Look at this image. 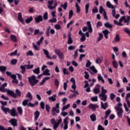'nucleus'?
<instances>
[{
    "mask_svg": "<svg viewBox=\"0 0 130 130\" xmlns=\"http://www.w3.org/2000/svg\"><path fill=\"white\" fill-rule=\"evenodd\" d=\"M17 62H18V60L16 59H13L11 60L12 64H16V63H17Z\"/></svg>",
    "mask_w": 130,
    "mask_h": 130,
    "instance_id": "obj_63",
    "label": "nucleus"
},
{
    "mask_svg": "<svg viewBox=\"0 0 130 130\" xmlns=\"http://www.w3.org/2000/svg\"><path fill=\"white\" fill-rule=\"evenodd\" d=\"M77 95H78V94H77L76 93H75L74 94H70L69 96V99H73V98H76L77 97Z\"/></svg>",
    "mask_w": 130,
    "mask_h": 130,
    "instance_id": "obj_43",
    "label": "nucleus"
},
{
    "mask_svg": "<svg viewBox=\"0 0 130 130\" xmlns=\"http://www.w3.org/2000/svg\"><path fill=\"white\" fill-rule=\"evenodd\" d=\"M32 21H33V17H32V16H30V17L25 20V23L26 24H30V23H31Z\"/></svg>",
    "mask_w": 130,
    "mask_h": 130,
    "instance_id": "obj_30",
    "label": "nucleus"
},
{
    "mask_svg": "<svg viewBox=\"0 0 130 130\" xmlns=\"http://www.w3.org/2000/svg\"><path fill=\"white\" fill-rule=\"evenodd\" d=\"M55 53L58 55L59 59H63L64 55L63 54V52H61L60 50L58 49L55 50Z\"/></svg>",
    "mask_w": 130,
    "mask_h": 130,
    "instance_id": "obj_4",
    "label": "nucleus"
},
{
    "mask_svg": "<svg viewBox=\"0 0 130 130\" xmlns=\"http://www.w3.org/2000/svg\"><path fill=\"white\" fill-rule=\"evenodd\" d=\"M10 38L11 40H12V41H13V42H17V41H18L17 37L15 35H11Z\"/></svg>",
    "mask_w": 130,
    "mask_h": 130,
    "instance_id": "obj_31",
    "label": "nucleus"
},
{
    "mask_svg": "<svg viewBox=\"0 0 130 130\" xmlns=\"http://www.w3.org/2000/svg\"><path fill=\"white\" fill-rule=\"evenodd\" d=\"M1 109L5 112V114H8V113L9 114L11 113V110L9 108H5L4 106H2Z\"/></svg>",
    "mask_w": 130,
    "mask_h": 130,
    "instance_id": "obj_13",
    "label": "nucleus"
},
{
    "mask_svg": "<svg viewBox=\"0 0 130 130\" xmlns=\"http://www.w3.org/2000/svg\"><path fill=\"white\" fill-rule=\"evenodd\" d=\"M124 31L125 33H126V34H128V36H130V30L127 27H125L124 29Z\"/></svg>",
    "mask_w": 130,
    "mask_h": 130,
    "instance_id": "obj_50",
    "label": "nucleus"
},
{
    "mask_svg": "<svg viewBox=\"0 0 130 130\" xmlns=\"http://www.w3.org/2000/svg\"><path fill=\"white\" fill-rule=\"evenodd\" d=\"M103 38V34L102 33H100L99 34V37L97 39L96 42H99L100 41H101V40Z\"/></svg>",
    "mask_w": 130,
    "mask_h": 130,
    "instance_id": "obj_34",
    "label": "nucleus"
},
{
    "mask_svg": "<svg viewBox=\"0 0 130 130\" xmlns=\"http://www.w3.org/2000/svg\"><path fill=\"white\" fill-rule=\"evenodd\" d=\"M70 106H71V105L70 104H68L66 106H63L62 108V111H64L66 109H68V108H69Z\"/></svg>",
    "mask_w": 130,
    "mask_h": 130,
    "instance_id": "obj_49",
    "label": "nucleus"
},
{
    "mask_svg": "<svg viewBox=\"0 0 130 130\" xmlns=\"http://www.w3.org/2000/svg\"><path fill=\"white\" fill-rule=\"evenodd\" d=\"M90 70L93 72V73H94V74H97L98 73V71L96 68H95V66H91L90 67Z\"/></svg>",
    "mask_w": 130,
    "mask_h": 130,
    "instance_id": "obj_29",
    "label": "nucleus"
},
{
    "mask_svg": "<svg viewBox=\"0 0 130 130\" xmlns=\"http://www.w3.org/2000/svg\"><path fill=\"white\" fill-rule=\"evenodd\" d=\"M18 20L19 21V22L24 23V19H23V17H22V13L20 12L18 13Z\"/></svg>",
    "mask_w": 130,
    "mask_h": 130,
    "instance_id": "obj_23",
    "label": "nucleus"
},
{
    "mask_svg": "<svg viewBox=\"0 0 130 130\" xmlns=\"http://www.w3.org/2000/svg\"><path fill=\"white\" fill-rule=\"evenodd\" d=\"M120 41V38L119 37V35L117 34L114 38V41L112 42V43H115V42H119Z\"/></svg>",
    "mask_w": 130,
    "mask_h": 130,
    "instance_id": "obj_20",
    "label": "nucleus"
},
{
    "mask_svg": "<svg viewBox=\"0 0 130 130\" xmlns=\"http://www.w3.org/2000/svg\"><path fill=\"white\" fill-rule=\"evenodd\" d=\"M26 97L27 98H29V99H30L31 100H32V99H33V96H32V94H31V92H27V94Z\"/></svg>",
    "mask_w": 130,
    "mask_h": 130,
    "instance_id": "obj_46",
    "label": "nucleus"
},
{
    "mask_svg": "<svg viewBox=\"0 0 130 130\" xmlns=\"http://www.w3.org/2000/svg\"><path fill=\"white\" fill-rule=\"evenodd\" d=\"M44 39V38L43 37H41L40 40L37 42V45H40L43 42V40Z\"/></svg>",
    "mask_w": 130,
    "mask_h": 130,
    "instance_id": "obj_42",
    "label": "nucleus"
},
{
    "mask_svg": "<svg viewBox=\"0 0 130 130\" xmlns=\"http://www.w3.org/2000/svg\"><path fill=\"white\" fill-rule=\"evenodd\" d=\"M54 84L56 87H58L59 86V81H58V79H55L54 80Z\"/></svg>",
    "mask_w": 130,
    "mask_h": 130,
    "instance_id": "obj_55",
    "label": "nucleus"
},
{
    "mask_svg": "<svg viewBox=\"0 0 130 130\" xmlns=\"http://www.w3.org/2000/svg\"><path fill=\"white\" fill-rule=\"evenodd\" d=\"M60 7L63 8V10H66L67 8H68V3L66 2L64 4H61Z\"/></svg>",
    "mask_w": 130,
    "mask_h": 130,
    "instance_id": "obj_41",
    "label": "nucleus"
},
{
    "mask_svg": "<svg viewBox=\"0 0 130 130\" xmlns=\"http://www.w3.org/2000/svg\"><path fill=\"white\" fill-rule=\"evenodd\" d=\"M20 69L22 70L21 71V74H23L24 75V74H25V72H26V66H20Z\"/></svg>",
    "mask_w": 130,
    "mask_h": 130,
    "instance_id": "obj_35",
    "label": "nucleus"
},
{
    "mask_svg": "<svg viewBox=\"0 0 130 130\" xmlns=\"http://www.w3.org/2000/svg\"><path fill=\"white\" fill-rule=\"evenodd\" d=\"M101 105L102 109H104V110H106V109L108 108V103L107 102H106L104 104L103 102H101Z\"/></svg>",
    "mask_w": 130,
    "mask_h": 130,
    "instance_id": "obj_14",
    "label": "nucleus"
},
{
    "mask_svg": "<svg viewBox=\"0 0 130 130\" xmlns=\"http://www.w3.org/2000/svg\"><path fill=\"white\" fill-rule=\"evenodd\" d=\"M78 34L82 36L81 38H80L81 42H84V41H86V37L85 36V34L83 33L82 30H80L79 31Z\"/></svg>",
    "mask_w": 130,
    "mask_h": 130,
    "instance_id": "obj_11",
    "label": "nucleus"
},
{
    "mask_svg": "<svg viewBox=\"0 0 130 130\" xmlns=\"http://www.w3.org/2000/svg\"><path fill=\"white\" fill-rule=\"evenodd\" d=\"M8 122L12 125V126H14V127L16 126H18V120L17 119L12 118L11 120H10Z\"/></svg>",
    "mask_w": 130,
    "mask_h": 130,
    "instance_id": "obj_6",
    "label": "nucleus"
},
{
    "mask_svg": "<svg viewBox=\"0 0 130 130\" xmlns=\"http://www.w3.org/2000/svg\"><path fill=\"white\" fill-rule=\"evenodd\" d=\"M115 109H116L117 113V114L118 115V117H122V113H123V110H122V109L119 107H117Z\"/></svg>",
    "mask_w": 130,
    "mask_h": 130,
    "instance_id": "obj_7",
    "label": "nucleus"
},
{
    "mask_svg": "<svg viewBox=\"0 0 130 130\" xmlns=\"http://www.w3.org/2000/svg\"><path fill=\"white\" fill-rule=\"evenodd\" d=\"M88 108L91 109L92 111H96V109L99 108V105L97 104H90L88 105Z\"/></svg>",
    "mask_w": 130,
    "mask_h": 130,
    "instance_id": "obj_8",
    "label": "nucleus"
},
{
    "mask_svg": "<svg viewBox=\"0 0 130 130\" xmlns=\"http://www.w3.org/2000/svg\"><path fill=\"white\" fill-rule=\"evenodd\" d=\"M93 92L94 93V94H98L99 92H100V89L99 88H96L93 89Z\"/></svg>",
    "mask_w": 130,
    "mask_h": 130,
    "instance_id": "obj_51",
    "label": "nucleus"
},
{
    "mask_svg": "<svg viewBox=\"0 0 130 130\" xmlns=\"http://www.w3.org/2000/svg\"><path fill=\"white\" fill-rule=\"evenodd\" d=\"M56 18H53L49 20L48 22H49V23H56Z\"/></svg>",
    "mask_w": 130,
    "mask_h": 130,
    "instance_id": "obj_57",
    "label": "nucleus"
},
{
    "mask_svg": "<svg viewBox=\"0 0 130 130\" xmlns=\"http://www.w3.org/2000/svg\"><path fill=\"white\" fill-rule=\"evenodd\" d=\"M90 118L91 120V121H96V115L95 114H92L90 115Z\"/></svg>",
    "mask_w": 130,
    "mask_h": 130,
    "instance_id": "obj_24",
    "label": "nucleus"
},
{
    "mask_svg": "<svg viewBox=\"0 0 130 130\" xmlns=\"http://www.w3.org/2000/svg\"><path fill=\"white\" fill-rule=\"evenodd\" d=\"M35 21L36 24H39L40 22H42L43 21V17L42 15H39L35 18Z\"/></svg>",
    "mask_w": 130,
    "mask_h": 130,
    "instance_id": "obj_10",
    "label": "nucleus"
},
{
    "mask_svg": "<svg viewBox=\"0 0 130 130\" xmlns=\"http://www.w3.org/2000/svg\"><path fill=\"white\" fill-rule=\"evenodd\" d=\"M32 72L34 74H36V75H39V74H40V68L38 67L37 68L32 70Z\"/></svg>",
    "mask_w": 130,
    "mask_h": 130,
    "instance_id": "obj_26",
    "label": "nucleus"
},
{
    "mask_svg": "<svg viewBox=\"0 0 130 130\" xmlns=\"http://www.w3.org/2000/svg\"><path fill=\"white\" fill-rule=\"evenodd\" d=\"M84 74H85V76H84L85 79H86V80H88V79H89V78H90V75H89V74H88V73L87 71H85Z\"/></svg>",
    "mask_w": 130,
    "mask_h": 130,
    "instance_id": "obj_53",
    "label": "nucleus"
},
{
    "mask_svg": "<svg viewBox=\"0 0 130 130\" xmlns=\"http://www.w3.org/2000/svg\"><path fill=\"white\" fill-rule=\"evenodd\" d=\"M26 55L28 56L30 55V56H33L34 55V54H33V52L32 51L29 50L26 53Z\"/></svg>",
    "mask_w": 130,
    "mask_h": 130,
    "instance_id": "obj_58",
    "label": "nucleus"
},
{
    "mask_svg": "<svg viewBox=\"0 0 130 130\" xmlns=\"http://www.w3.org/2000/svg\"><path fill=\"white\" fill-rule=\"evenodd\" d=\"M43 19L45 21H46V20H48V13L47 12H46L44 14V15H43Z\"/></svg>",
    "mask_w": 130,
    "mask_h": 130,
    "instance_id": "obj_38",
    "label": "nucleus"
},
{
    "mask_svg": "<svg viewBox=\"0 0 130 130\" xmlns=\"http://www.w3.org/2000/svg\"><path fill=\"white\" fill-rule=\"evenodd\" d=\"M18 53V50H15L14 52H11L10 54H8V55H10V56H13L14 55H16Z\"/></svg>",
    "mask_w": 130,
    "mask_h": 130,
    "instance_id": "obj_48",
    "label": "nucleus"
},
{
    "mask_svg": "<svg viewBox=\"0 0 130 130\" xmlns=\"http://www.w3.org/2000/svg\"><path fill=\"white\" fill-rule=\"evenodd\" d=\"M25 66L26 67L27 69V70H30L31 69H33L34 67V65L33 64H31V65H25Z\"/></svg>",
    "mask_w": 130,
    "mask_h": 130,
    "instance_id": "obj_61",
    "label": "nucleus"
},
{
    "mask_svg": "<svg viewBox=\"0 0 130 130\" xmlns=\"http://www.w3.org/2000/svg\"><path fill=\"white\" fill-rule=\"evenodd\" d=\"M28 81L31 87H34V86H36V84L39 82L38 79H36V76H35V75H32L31 77H28Z\"/></svg>",
    "mask_w": 130,
    "mask_h": 130,
    "instance_id": "obj_2",
    "label": "nucleus"
},
{
    "mask_svg": "<svg viewBox=\"0 0 130 130\" xmlns=\"http://www.w3.org/2000/svg\"><path fill=\"white\" fill-rule=\"evenodd\" d=\"M107 93V90L104 89V87L103 86L102 87V93L101 94H106Z\"/></svg>",
    "mask_w": 130,
    "mask_h": 130,
    "instance_id": "obj_62",
    "label": "nucleus"
},
{
    "mask_svg": "<svg viewBox=\"0 0 130 130\" xmlns=\"http://www.w3.org/2000/svg\"><path fill=\"white\" fill-rule=\"evenodd\" d=\"M40 105L41 109H43V110L45 109V104L43 102H41Z\"/></svg>",
    "mask_w": 130,
    "mask_h": 130,
    "instance_id": "obj_45",
    "label": "nucleus"
},
{
    "mask_svg": "<svg viewBox=\"0 0 130 130\" xmlns=\"http://www.w3.org/2000/svg\"><path fill=\"white\" fill-rule=\"evenodd\" d=\"M39 116H40V112L39 111H36L34 113L35 121H37Z\"/></svg>",
    "mask_w": 130,
    "mask_h": 130,
    "instance_id": "obj_15",
    "label": "nucleus"
},
{
    "mask_svg": "<svg viewBox=\"0 0 130 130\" xmlns=\"http://www.w3.org/2000/svg\"><path fill=\"white\" fill-rule=\"evenodd\" d=\"M104 26H105V27H106V28H109V29H111V28H112V27H113V25L112 24L109 23V22L105 23L104 24Z\"/></svg>",
    "mask_w": 130,
    "mask_h": 130,
    "instance_id": "obj_27",
    "label": "nucleus"
},
{
    "mask_svg": "<svg viewBox=\"0 0 130 130\" xmlns=\"http://www.w3.org/2000/svg\"><path fill=\"white\" fill-rule=\"evenodd\" d=\"M43 75L44 76H50V73H49V70L46 69L45 71L43 72Z\"/></svg>",
    "mask_w": 130,
    "mask_h": 130,
    "instance_id": "obj_32",
    "label": "nucleus"
},
{
    "mask_svg": "<svg viewBox=\"0 0 130 130\" xmlns=\"http://www.w3.org/2000/svg\"><path fill=\"white\" fill-rule=\"evenodd\" d=\"M68 38V44H73V39H72V34L71 33H69Z\"/></svg>",
    "mask_w": 130,
    "mask_h": 130,
    "instance_id": "obj_18",
    "label": "nucleus"
},
{
    "mask_svg": "<svg viewBox=\"0 0 130 130\" xmlns=\"http://www.w3.org/2000/svg\"><path fill=\"white\" fill-rule=\"evenodd\" d=\"M110 113H111V110L110 109H108L105 112V119H107V118H108V117L110 115Z\"/></svg>",
    "mask_w": 130,
    "mask_h": 130,
    "instance_id": "obj_22",
    "label": "nucleus"
},
{
    "mask_svg": "<svg viewBox=\"0 0 130 130\" xmlns=\"http://www.w3.org/2000/svg\"><path fill=\"white\" fill-rule=\"evenodd\" d=\"M98 81H101L103 84H104L105 83V81L103 79V77L101 76V74H99L98 75Z\"/></svg>",
    "mask_w": 130,
    "mask_h": 130,
    "instance_id": "obj_25",
    "label": "nucleus"
},
{
    "mask_svg": "<svg viewBox=\"0 0 130 130\" xmlns=\"http://www.w3.org/2000/svg\"><path fill=\"white\" fill-rule=\"evenodd\" d=\"M107 7L109 8V9H115V7H114V6H113V5H112V4L110 3V2H107Z\"/></svg>",
    "mask_w": 130,
    "mask_h": 130,
    "instance_id": "obj_28",
    "label": "nucleus"
},
{
    "mask_svg": "<svg viewBox=\"0 0 130 130\" xmlns=\"http://www.w3.org/2000/svg\"><path fill=\"white\" fill-rule=\"evenodd\" d=\"M58 118L59 119L58 120L57 122L55 123L53 125V129L55 130L56 129L57 127L59 126V124L62 122V119H61V117L59 116Z\"/></svg>",
    "mask_w": 130,
    "mask_h": 130,
    "instance_id": "obj_9",
    "label": "nucleus"
},
{
    "mask_svg": "<svg viewBox=\"0 0 130 130\" xmlns=\"http://www.w3.org/2000/svg\"><path fill=\"white\" fill-rule=\"evenodd\" d=\"M103 33L104 35V37L106 39H108V34L110 33V31H108V29H106L103 31Z\"/></svg>",
    "mask_w": 130,
    "mask_h": 130,
    "instance_id": "obj_17",
    "label": "nucleus"
},
{
    "mask_svg": "<svg viewBox=\"0 0 130 130\" xmlns=\"http://www.w3.org/2000/svg\"><path fill=\"white\" fill-rule=\"evenodd\" d=\"M69 117H66L63 120V123L64 124H69Z\"/></svg>",
    "mask_w": 130,
    "mask_h": 130,
    "instance_id": "obj_56",
    "label": "nucleus"
},
{
    "mask_svg": "<svg viewBox=\"0 0 130 130\" xmlns=\"http://www.w3.org/2000/svg\"><path fill=\"white\" fill-rule=\"evenodd\" d=\"M85 14H88L89 13V8H90V5L89 4H86L85 6Z\"/></svg>",
    "mask_w": 130,
    "mask_h": 130,
    "instance_id": "obj_40",
    "label": "nucleus"
},
{
    "mask_svg": "<svg viewBox=\"0 0 130 130\" xmlns=\"http://www.w3.org/2000/svg\"><path fill=\"white\" fill-rule=\"evenodd\" d=\"M113 67L114 69L118 68V63L117 62L116 60H113L112 62Z\"/></svg>",
    "mask_w": 130,
    "mask_h": 130,
    "instance_id": "obj_33",
    "label": "nucleus"
},
{
    "mask_svg": "<svg viewBox=\"0 0 130 130\" xmlns=\"http://www.w3.org/2000/svg\"><path fill=\"white\" fill-rule=\"evenodd\" d=\"M7 92L10 96H11V97H13V98H17V96L21 97L22 93H21V91H20V90L18 89H16L15 91V93L13 90H10L9 89L7 90Z\"/></svg>",
    "mask_w": 130,
    "mask_h": 130,
    "instance_id": "obj_1",
    "label": "nucleus"
},
{
    "mask_svg": "<svg viewBox=\"0 0 130 130\" xmlns=\"http://www.w3.org/2000/svg\"><path fill=\"white\" fill-rule=\"evenodd\" d=\"M69 19H72V17H73V16H74V11L73 10H70L69 11Z\"/></svg>",
    "mask_w": 130,
    "mask_h": 130,
    "instance_id": "obj_44",
    "label": "nucleus"
},
{
    "mask_svg": "<svg viewBox=\"0 0 130 130\" xmlns=\"http://www.w3.org/2000/svg\"><path fill=\"white\" fill-rule=\"evenodd\" d=\"M102 62V61L101 60V58H100V57H98L96 58V63L100 64V63H101Z\"/></svg>",
    "mask_w": 130,
    "mask_h": 130,
    "instance_id": "obj_64",
    "label": "nucleus"
},
{
    "mask_svg": "<svg viewBox=\"0 0 130 130\" xmlns=\"http://www.w3.org/2000/svg\"><path fill=\"white\" fill-rule=\"evenodd\" d=\"M17 111L20 115H22V114H23V109H22V107H18L17 108Z\"/></svg>",
    "mask_w": 130,
    "mask_h": 130,
    "instance_id": "obj_37",
    "label": "nucleus"
},
{
    "mask_svg": "<svg viewBox=\"0 0 130 130\" xmlns=\"http://www.w3.org/2000/svg\"><path fill=\"white\" fill-rule=\"evenodd\" d=\"M49 100L50 101H52L53 102H54V101H56V99L55 98H54L53 96H51L48 98Z\"/></svg>",
    "mask_w": 130,
    "mask_h": 130,
    "instance_id": "obj_59",
    "label": "nucleus"
},
{
    "mask_svg": "<svg viewBox=\"0 0 130 130\" xmlns=\"http://www.w3.org/2000/svg\"><path fill=\"white\" fill-rule=\"evenodd\" d=\"M105 12V10L103 9V7L101 6H100V14H103V13Z\"/></svg>",
    "mask_w": 130,
    "mask_h": 130,
    "instance_id": "obj_60",
    "label": "nucleus"
},
{
    "mask_svg": "<svg viewBox=\"0 0 130 130\" xmlns=\"http://www.w3.org/2000/svg\"><path fill=\"white\" fill-rule=\"evenodd\" d=\"M50 28H51L50 26H49L47 29V32H46L47 37H49V36H50Z\"/></svg>",
    "mask_w": 130,
    "mask_h": 130,
    "instance_id": "obj_47",
    "label": "nucleus"
},
{
    "mask_svg": "<svg viewBox=\"0 0 130 130\" xmlns=\"http://www.w3.org/2000/svg\"><path fill=\"white\" fill-rule=\"evenodd\" d=\"M99 96L102 97L101 100H103V101L105 102L107 100V96L105 94H100Z\"/></svg>",
    "mask_w": 130,
    "mask_h": 130,
    "instance_id": "obj_21",
    "label": "nucleus"
},
{
    "mask_svg": "<svg viewBox=\"0 0 130 130\" xmlns=\"http://www.w3.org/2000/svg\"><path fill=\"white\" fill-rule=\"evenodd\" d=\"M87 26H88L89 32L92 33L93 32V28H92V25H91V22L87 21L86 22Z\"/></svg>",
    "mask_w": 130,
    "mask_h": 130,
    "instance_id": "obj_16",
    "label": "nucleus"
},
{
    "mask_svg": "<svg viewBox=\"0 0 130 130\" xmlns=\"http://www.w3.org/2000/svg\"><path fill=\"white\" fill-rule=\"evenodd\" d=\"M62 70L63 75H69L70 74V72H69V69H67L66 68H62Z\"/></svg>",
    "mask_w": 130,
    "mask_h": 130,
    "instance_id": "obj_36",
    "label": "nucleus"
},
{
    "mask_svg": "<svg viewBox=\"0 0 130 130\" xmlns=\"http://www.w3.org/2000/svg\"><path fill=\"white\" fill-rule=\"evenodd\" d=\"M43 51H44V54L47 56V58H49V59H52V57L49 56V52H48L47 50L44 49Z\"/></svg>",
    "mask_w": 130,
    "mask_h": 130,
    "instance_id": "obj_19",
    "label": "nucleus"
},
{
    "mask_svg": "<svg viewBox=\"0 0 130 130\" xmlns=\"http://www.w3.org/2000/svg\"><path fill=\"white\" fill-rule=\"evenodd\" d=\"M91 101H92V102H97V101H98V96L92 97L91 98Z\"/></svg>",
    "mask_w": 130,
    "mask_h": 130,
    "instance_id": "obj_54",
    "label": "nucleus"
},
{
    "mask_svg": "<svg viewBox=\"0 0 130 130\" xmlns=\"http://www.w3.org/2000/svg\"><path fill=\"white\" fill-rule=\"evenodd\" d=\"M59 103H58L56 104V107H53L52 108V112L53 113V115H54L55 112L56 113H59Z\"/></svg>",
    "mask_w": 130,
    "mask_h": 130,
    "instance_id": "obj_5",
    "label": "nucleus"
},
{
    "mask_svg": "<svg viewBox=\"0 0 130 130\" xmlns=\"http://www.w3.org/2000/svg\"><path fill=\"white\" fill-rule=\"evenodd\" d=\"M70 81H71L73 83V85H72V88L73 89V90H71V92H72V93H76L77 94V95H79L80 93H79L78 91H76V89H77V86H76V80H75L74 78H71Z\"/></svg>",
    "mask_w": 130,
    "mask_h": 130,
    "instance_id": "obj_3",
    "label": "nucleus"
},
{
    "mask_svg": "<svg viewBox=\"0 0 130 130\" xmlns=\"http://www.w3.org/2000/svg\"><path fill=\"white\" fill-rule=\"evenodd\" d=\"M7 71V67L5 66H0V72H2V73H4V72H6Z\"/></svg>",
    "mask_w": 130,
    "mask_h": 130,
    "instance_id": "obj_39",
    "label": "nucleus"
},
{
    "mask_svg": "<svg viewBox=\"0 0 130 130\" xmlns=\"http://www.w3.org/2000/svg\"><path fill=\"white\" fill-rule=\"evenodd\" d=\"M11 110L10 113L9 114H11V116H13V117H15V116H18V113H17V110H16V109L15 108H12Z\"/></svg>",
    "mask_w": 130,
    "mask_h": 130,
    "instance_id": "obj_12",
    "label": "nucleus"
},
{
    "mask_svg": "<svg viewBox=\"0 0 130 130\" xmlns=\"http://www.w3.org/2000/svg\"><path fill=\"white\" fill-rule=\"evenodd\" d=\"M29 102V100H24L23 102H22V105L23 106H26V105H28V102Z\"/></svg>",
    "mask_w": 130,
    "mask_h": 130,
    "instance_id": "obj_52",
    "label": "nucleus"
}]
</instances>
